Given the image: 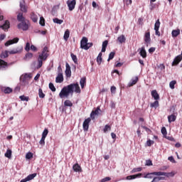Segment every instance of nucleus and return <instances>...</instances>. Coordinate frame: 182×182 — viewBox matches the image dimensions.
<instances>
[{
  "instance_id": "obj_61",
  "label": "nucleus",
  "mask_w": 182,
  "mask_h": 182,
  "mask_svg": "<svg viewBox=\"0 0 182 182\" xmlns=\"http://www.w3.org/2000/svg\"><path fill=\"white\" fill-rule=\"evenodd\" d=\"M168 160H169V161H171V163H176V160H174V157L173 156H169L168 158Z\"/></svg>"
},
{
  "instance_id": "obj_2",
  "label": "nucleus",
  "mask_w": 182,
  "mask_h": 182,
  "mask_svg": "<svg viewBox=\"0 0 182 182\" xmlns=\"http://www.w3.org/2000/svg\"><path fill=\"white\" fill-rule=\"evenodd\" d=\"M48 53L49 50L48 49V47L45 46L42 50V53L38 55L37 69H41V68H42L43 61L46 60L49 56Z\"/></svg>"
},
{
  "instance_id": "obj_43",
  "label": "nucleus",
  "mask_w": 182,
  "mask_h": 182,
  "mask_svg": "<svg viewBox=\"0 0 182 182\" xmlns=\"http://www.w3.org/2000/svg\"><path fill=\"white\" fill-rule=\"evenodd\" d=\"M26 159L27 160H31V159H33V154H32V152H28L26 155Z\"/></svg>"
},
{
  "instance_id": "obj_13",
  "label": "nucleus",
  "mask_w": 182,
  "mask_h": 182,
  "mask_svg": "<svg viewBox=\"0 0 182 182\" xmlns=\"http://www.w3.org/2000/svg\"><path fill=\"white\" fill-rule=\"evenodd\" d=\"M10 26H11V24L9 23V21L6 20L3 25L0 26V28L1 29H3V31L6 32V31H8V29H9V28H11Z\"/></svg>"
},
{
  "instance_id": "obj_41",
  "label": "nucleus",
  "mask_w": 182,
  "mask_h": 182,
  "mask_svg": "<svg viewBox=\"0 0 182 182\" xmlns=\"http://www.w3.org/2000/svg\"><path fill=\"white\" fill-rule=\"evenodd\" d=\"M70 56H71L72 60H73L74 63L77 65V57L76 56V55L71 53Z\"/></svg>"
},
{
  "instance_id": "obj_48",
  "label": "nucleus",
  "mask_w": 182,
  "mask_h": 182,
  "mask_svg": "<svg viewBox=\"0 0 182 182\" xmlns=\"http://www.w3.org/2000/svg\"><path fill=\"white\" fill-rule=\"evenodd\" d=\"M19 98L21 99V100H22L23 102H28L29 100V97H26L25 95H21L19 97Z\"/></svg>"
},
{
  "instance_id": "obj_57",
  "label": "nucleus",
  "mask_w": 182,
  "mask_h": 182,
  "mask_svg": "<svg viewBox=\"0 0 182 182\" xmlns=\"http://www.w3.org/2000/svg\"><path fill=\"white\" fill-rule=\"evenodd\" d=\"M45 137L42 136L41 139L40 140L39 143L40 144H41V146H45Z\"/></svg>"
},
{
  "instance_id": "obj_55",
  "label": "nucleus",
  "mask_w": 182,
  "mask_h": 182,
  "mask_svg": "<svg viewBox=\"0 0 182 182\" xmlns=\"http://www.w3.org/2000/svg\"><path fill=\"white\" fill-rule=\"evenodd\" d=\"M30 49L33 50V52H38V48L34 45H31Z\"/></svg>"
},
{
  "instance_id": "obj_58",
  "label": "nucleus",
  "mask_w": 182,
  "mask_h": 182,
  "mask_svg": "<svg viewBox=\"0 0 182 182\" xmlns=\"http://www.w3.org/2000/svg\"><path fill=\"white\" fill-rule=\"evenodd\" d=\"M109 44V41H107V40H105L103 43H102V48H107V45Z\"/></svg>"
},
{
  "instance_id": "obj_56",
  "label": "nucleus",
  "mask_w": 182,
  "mask_h": 182,
  "mask_svg": "<svg viewBox=\"0 0 182 182\" xmlns=\"http://www.w3.org/2000/svg\"><path fill=\"white\" fill-rule=\"evenodd\" d=\"M112 178L110 177H105L101 180L100 182L110 181Z\"/></svg>"
},
{
  "instance_id": "obj_28",
  "label": "nucleus",
  "mask_w": 182,
  "mask_h": 182,
  "mask_svg": "<svg viewBox=\"0 0 182 182\" xmlns=\"http://www.w3.org/2000/svg\"><path fill=\"white\" fill-rule=\"evenodd\" d=\"M9 51L5 50L4 52H2L0 55V58L1 59H6V58H8L9 56Z\"/></svg>"
},
{
  "instance_id": "obj_53",
  "label": "nucleus",
  "mask_w": 182,
  "mask_h": 182,
  "mask_svg": "<svg viewBox=\"0 0 182 182\" xmlns=\"http://www.w3.org/2000/svg\"><path fill=\"white\" fill-rule=\"evenodd\" d=\"M161 132L164 136H166L167 134V129L164 127L161 128Z\"/></svg>"
},
{
  "instance_id": "obj_54",
  "label": "nucleus",
  "mask_w": 182,
  "mask_h": 182,
  "mask_svg": "<svg viewBox=\"0 0 182 182\" xmlns=\"http://www.w3.org/2000/svg\"><path fill=\"white\" fill-rule=\"evenodd\" d=\"M146 144H147L148 147H150L152 144H154V141H151V139H149L146 141Z\"/></svg>"
},
{
  "instance_id": "obj_51",
  "label": "nucleus",
  "mask_w": 182,
  "mask_h": 182,
  "mask_svg": "<svg viewBox=\"0 0 182 182\" xmlns=\"http://www.w3.org/2000/svg\"><path fill=\"white\" fill-rule=\"evenodd\" d=\"M109 130H112V127H110L108 124L105 125L104 128V133H107V132H109Z\"/></svg>"
},
{
  "instance_id": "obj_1",
  "label": "nucleus",
  "mask_w": 182,
  "mask_h": 182,
  "mask_svg": "<svg viewBox=\"0 0 182 182\" xmlns=\"http://www.w3.org/2000/svg\"><path fill=\"white\" fill-rule=\"evenodd\" d=\"M80 93V87L79 86V83H73L70 84L65 87H63L59 93V96L60 99H63V97L68 98L69 95H73V92Z\"/></svg>"
},
{
  "instance_id": "obj_44",
  "label": "nucleus",
  "mask_w": 182,
  "mask_h": 182,
  "mask_svg": "<svg viewBox=\"0 0 182 182\" xmlns=\"http://www.w3.org/2000/svg\"><path fill=\"white\" fill-rule=\"evenodd\" d=\"M102 53H100L97 58V62L98 63V65H100V63H102Z\"/></svg>"
},
{
  "instance_id": "obj_36",
  "label": "nucleus",
  "mask_w": 182,
  "mask_h": 182,
  "mask_svg": "<svg viewBox=\"0 0 182 182\" xmlns=\"http://www.w3.org/2000/svg\"><path fill=\"white\" fill-rule=\"evenodd\" d=\"M38 96L41 99H43L45 97V93H43L42 88L38 89Z\"/></svg>"
},
{
  "instance_id": "obj_14",
  "label": "nucleus",
  "mask_w": 182,
  "mask_h": 182,
  "mask_svg": "<svg viewBox=\"0 0 182 182\" xmlns=\"http://www.w3.org/2000/svg\"><path fill=\"white\" fill-rule=\"evenodd\" d=\"M60 6V4H58L53 7V9L51 10V15H53V16H58V11H59Z\"/></svg>"
},
{
  "instance_id": "obj_8",
  "label": "nucleus",
  "mask_w": 182,
  "mask_h": 182,
  "mask_svg": "<svg viewBox=\"0 0 182 182\" xmlns=\"http://www.w3.org/2000/svg\"><path fill=\"white\" fill-rule=\"evenodd\" d=\"M67 5L68 6L69 11H73L76 6V0L68 1Z\"/></svg>"
},
{
  "instance_id": "obj_12",
  "label": "nucleus",
  "mask_w": 182,
  "mask_h": 182,
  "mask_svg": "<svg viewBox=\"0 0 182 182\" xmlns=\"http://www.w3.org/2000/svg\"><path fill=\"white\" fill-rule=\"evenodd\" d=\"M182 60V56L181 55H177L173 61L172 62L171 66H177V65H178V63H180V62Z\"/></svg>"
},
{
  "instance_id": "obj_23",
  "label": "nucleus",
  "mask_w": 182,
  "mask_h": 182,
  "mask_svg": "<svg viewBox=\"0 0 182 182\" xmlns=\"http://www.w3.org/2000/svg\"><path fill=\"white\" fill-rule=\"evenodd\" d=\"M117 41L120 43H126V36H124V35H121L117 38Z\"/></svg>"
},
{
  "instance_id": "obj_60",
  "label": "nucleus",
  "mask_w": 182,
  "mask_h": 182,
  "mask_svg": "<svg viewBox=\"0 0 182 182\" xmlns=\"http://www.w3.org/2000/svg\"><path fill=\"white\" fill-rule=\"evenodd\" d=\"M156 51V48H154V47H151V48H150L149 49V52L150 53H154V52H155Z\"/></svg>"
},
{
  "instance_id": "obj_7",
  "label": "nucleus",
  "mask_w": 182,
  "mask_h": 182,
  "mask_svg": "<svg viewBox=\"0 0 182 182\" xmlns=\"http://www.w3.org/2000/svg\"><path fill=\"white\" fill-rule=\"evenodd\" d=\"M18 29H22V31H28L29 29V25L24 21L18 24Z\"/></svg>"
},
{
  "instance_id": "obj_45",
  "label": "nucleus",
  "mask_w": 182,
  "mask_h": 182,
  "mask_svg": "<svg viewBox=\"0 0 182 182\" xmlns=\"http://www.w3.org/2000/svg\"><path fill=\"white\" fill-rule=\"evenodd\" d=\"M160 19H158L154 24V29H160Z\"/></svg>"
},
{
  "instance_id": "obj_6",
  "label": "nucleus",
  "mask_w": 182,
  "mask_h": 182,
  "mask_svg": "<svg viewBox=\"0 0 182 182\" xmlns=\"http://www.w3.org/2000/svg\"><path fill=\"white\" fill-rule=\"evenodd\" d=\"M90 122H92V118L88 117L83 122L82 124V129L84 132H87L89 130V124H90Z\"/></svg>"
},
{
  "instance_id": "obj_40",
  "label": "nucleus",
  "mask_w": 182,
  "mask_h": 182,
  "mask_svg": "<svg viewBox=\"0 0 182 182\" xmlns=\"http://www.w3.org/2000/svg\"><path fill=\"white\" fill-rule=\"evenodd\" d=\"M53 21L54 23H58V25H62V23H63V20H60L58 18H53Z\"/></svg>"
},
{
  "instance_id": "obj_32",
  "label": "nucleus",
  "mask_w": 182,
  "mask_h": 182,
  "mask_svg": "<svg viewBox=\"0 0 182 182\" xmlns=\"http://www.w3.org/2000/svg\"><path fill=\"white\" fill-rule=\"evenodd\" d=\"M64 106L68 107H72V106H73V103L72 102V101H70L69 100H66L64 102Z\"/></svg>"
},
{
  "instance_id": "obj_26",
  "label": "nucleus",
  "mask_w": 182,
  "mask_h": 182,
  "mask_svg": "<svg viewBox=\"0 0 182 182\" xmlns=\"http://www.w3.org/2000/svg\"><path fill=\"white\" fill-rule=\"evenodd\" d=\"M17 21L18 22H23L25 21V17H23V13H19L17 16Z\"/></svg>"
},
{
  "instance_id": "obj_47",
  "label": "nucleus",
  "mask_w": 182,
  "mask_h": 182,
  "mask_svg": "<svg viewBox=\"0 0 182 182\" xmlns=\"http://www.w3.org/2000/svg\"><path fill=\"white\" fill-rule=\"evenodd\" d=\"M49 89H50L52 92H56V87H55V85H53L52 82L49 83Z\"/></svg>"
},
{
  "instance_id": "obj_27",
  "label": "nucleus",
  "mask_w": 182,
  "mask_h": 182,
  "mask_svg": "<svg viewBox=\"0 0 182 182\" xmlns=\"http://www.w3.org/2000/svg\"><path fill=\"white\" fill-rule=\"evenodd\" d=\"M31 19L33 22H38V16L35 14V12L31 13Z\"/></svg>"
},
{
  "instance_id": "obj_4",
  "label": "nucleus",
  "mask_w": 182,
  "mask_h": 182,
  "mask_svg": "<svg viewBox=\"0 0 182 182\" xmlns=\"http://www.w3.org/2000/svg\"><path fill=\"white\" fill-rule=\"evenodd\" d=\"M88 40L87 38L83 37L80 41V48L81 49H85L87 50L93 46V43H87Z\"/></svg>"
},
{
  "instance_id": "obj_19",
  "label": "nucleus",
  "mask_w": 182,
  "mask_h": 182,
  "mask_svg": "<svg viewBox=\"0 0 182 182\" xmlns=\"http://www.w3.org/2000/svg\"><path fill=\"white\" fill-rule=\"evenodd\" d=\"M143 176V173H138L135 175H131L127 176V180H134V178H140Z\"/></svg>"
},
{
  "instance_id": "obj_52",
  "label": "nucleus",
  "mask_w": 182,
  "mask_h": 182,
  "mask_svg": "<svg viewBox=\"0 0 182 182\" xmlns=\"http://www.w3.org/2000/svg\"><path fill=\"white\" fill-rule=\"evenodd\" d=\"M48 133H49V131L48 130V129H45L42 134V137H44L46 139V136H48Z\"/></svg>"
},
{
  "instance_id": "obj_30",
  "label": "nucleus",
  "mask_w": 182,
  "mask_h": 182,
  "mask_svg": "<svg viewBox=\"0 0 182 182\" xmlns=\"http://www.w3.org/2000/svg\"><path fill=\"white\" fill-rule=\"evenodd\" d=\"M32 58H33V54L32 53H27L23 59L24 60H30Z\"/></svg>"
},
{
  "instance_id": "obj_11",
  "label": "nucleus",
  "mask_w": 182,
  "mask_h": 182,
  "mask_svg": "<svg viewBox=\"0 0 182 182\" xmlns=\"http://www.w3.org/2000/svg\"><path fill=\"white\" fill-rule=\"evenodd\" d=\"M65 75L67 77H71L72 76V70H70V65L69 63H66L65 64Z\"/></svg>"
},
{
  "instance_id": "obj_5",
  "label": "nucleus",
  "mask_w": 182,
  "mask_h": 182,
  "mask_svg": "<svg viewBox=\"0 0 182 182\" xmlns=\"http://www.w3.org/2000/svg\"><path fill=\"white\" fill-rule=\"evenodd\" d=\"M31 77H32V76H31V75H29V74L22 75L20 77V80L22 83V85L26 86V85H29V80H31Z\"/></svg>"
},
{
  "instance_id": "obj_38",
  "label": "nucleus",
  "mask_w": 182,
  "mask_h": 182,
  "mask_svg": "<svg viewBox=\"0 0 182 182\" xmlns=\"http://www.w3.org/2000/svg\"><path fill=\"white\" fill-rule=\"evenodd\" d=\"M176 83H177V81H176V80H172V81H171L170 82H169V87H171V89H175V86H176Z\"/></svg>"
},
{
  "instance_id": "obj_20",
  "label": "nucleus",
  "mask_w": 182,
  "mask_h": 182,
  "mask_svg": "<svg viewBox=\"0 0 182 182\" xmlns=\"http://www.w3.org/2000/svg\"><path fill=\"white\" fill-rule=\"evenodd\" d=\"M73 169L74 170V171H75V173H82V167L80 166V165H79V164H74L73 166Z\"/></svg>"
},
{
  "instance_id": "obj_33",
  "label": "nucleus",
  "mask_w": 182,
  "mask_h": 182,
  "mask_svg": "<svg viewBox=\"0 0 182 182\" xmlns=\"http://www.w3.org/2000/svg\"><path fill=\"white\" fill-rule=\"evenodd\" d=\"M4 156L5 157H7V159H11L12 157V151L11 149H8Z\"/></svg>"
},
{
  "instance_id": "obj_15",
  "label": "nucleus",
  "mask_w": 182,
  "mask_h": 182,
  "mask_svg": "<svg viewBox=\"0 0 182 182\" xmlns=\"http://www.w3.org/2000/svg\"><path fill=\"white\" fill-rule=\"evenodd\" d=\"M151 38H150V30H148L144 35V42L145 43H150Z\"/></svg>"
},
{
  "instance_id": "obj_18",
  "label": "nucleus",
  "mask_w": 182,
  "mask_h": 182,
  "mask_svg": "<svg viewBox=\"0 0 182 182\" xmlns=\"http://www.w3.org/2000/svg\"><path fill=\"white\" fill-rule=\"evenodd\" d=\"M56 83H62L63 82V73H58L56 78H55Z\"/></svg>"
},
{
  "instance_id": "obj_24",
  "label": "nucleus",
  "mask_w": 182,
  "mask_h": 182,
  "mask_svg": "<svg viewBox=\"0 0 182 182\" xmlns=\"http://www.w3.org/2000/svg\"><path fill=\"white\" fill-rule=\"evenodd\" d=\"M70 36V31H69V29H67L65 31V33H64V36H63L64 41H67L68 39H69Z\"/></svg>"
},
{
  "instance_id": "obj_22",
  "label": "nucleus",
  "mask_w": 182,
  "mask_h": 182,
  "mask_svg": "<svg viewBox=\"0 0 182 182\" xmlns=\"http://www.w3.org/2000/svg\"><path fill=\"white\" fill-rule=\"evenodd\" d=\"M151 95L152 97H154V100H159V99H160V95H159V93L156 90H152Z\"/></svg>"
},
{
  "instance_id": "obj_3",
  "label": "nucleus",
  "mask_w": 182,
  "mask_h": 182,
  "mask_svg": "<svg viewBox=\"0 0 182 182\" xmlns=\"http://www.w3.org/2000/svg\"><path fill=\"white\" fill-rule=\"evenodd\" d=\"M174 173L173 172H169V173H166V172H153L150 173L146 174L144 178H153V176H165V177H174Z\"/></svg>"
},
{
  "instance_id": "obj_50",
  "label": "nucleus",
  "mask_w": 182,
  "mask_h": 182,
  "mask_svg": "<svg viewBox=\"0 0 182 182\" xmlns=\"http://www.w3.org/2000/svg\"><path fill=\"white\" fill-rule=\"evenodd\" d=\"M39 23L41 25V26H45V18L41 16L40 18Z\"/></svg>"
},
{
  "instance_id": "obj_25",
  "label": "nucleus",
  "mask_w": 182,
  "mask_h": 182,
  "mask_svg": "<svg viewBox=\"0 0 182 182\" xmlns=\"http://www.w3.org/2000/svg\"><path fill=\"white\" fill-rule=\"evenodd\" d=\"M81 88L83 89L86 85V77H83L80 80Z\"/></svg>"
},
{
  "instance_id": "obj_37",
  "label": "nucleus",
  "mask_w": 182,
  "mask_h": 182,
  "mask_svg": "<svg viewBox=\"0 0 182 182\" xmlns=\"http://www.w3.org/2000/svg\"><path fill=\"white\" fill-rule=\"evenodd\" d=\"M19 52H21V50H18L17 48H14L10 51H9V53L10 55H16V53H19Z\"/></svg>"
},
{
  "instance_id": "obj_63",
  "label": "nucleus",
  "mask_w": 182,
  "mask_h": 182,
  "mask_svg": "<svg viewBox=\"0 0 182 182\" xmlns=\"http://www.w3.org/2000/svg\"><path fill=\"white\" fill-rule=\"evenodd\" d=\"M154 31H155V35H156L157 36H160L161 33L159 31V29H154Z\"/></svg>"
},
{
  "instance_id": "obj_9",
  "label": "nucleus",
  "mask_w": 182,
  "mask_h": 182,
  "mask_svg": "<svg viewBox=\"0 0 182 182\" xmlns=\"http://www.w3.org/2000/svg\"><path fill=\"white\" fill-rule=\"evenodd\" d=\"M99 112H100V107H97L95 110H92L90 114V118L92 120H95V116H99Z\"/></svg>"
},
{
  "instance_id": "obj_39",
  "label": "nucleus",
  "mask_w": 182,
  "mask_h": 182,
  "mask_svg": "<svg viewBox=\"0 0 182 182\" xmlns=\"http://www.w3.org/2000/svg\"><path fill=\"white\" fill-rule=\"evenodd\" d=\"M0 66L1 68H6V66H8V63L2 59H0Z\"/></svg>"
},
{
  "instance_id": "obj_59",
  "label": "nucleus",
  "mask_w": 182,
  "mask_h": 182,
  "mask_svg": "<svg viewBox=\"0 0 182 182\" xmlns=\"http://www.w3.org/2000/svg\"><path fill=\"white\" fill-rule=\"evenodd\" d=\"M146 166H153V162L151 161V160H146Z\"/></svg>"
},
{
  "instance_id": "obj_35",
  "label": "nucleus",
  "mask_w": 182,
  "mask_h": 182,
  "mask_svg": "<svg viewBox=\"0 0 182 182\" xmlns=\"http://www.w3.org/2000/svg\"><path fill=\"white\" fill-rule=\"evenodd\" d=\"M150 106L151 108L154 107L155 109H157V107H159V104L157 100H156V101H154V102L151 103Z\"/></svg>"
},
{
  "instance_id": "obj_64",
  "label": "nucleus",
  "mask_w": 182,
  "mask_h": 182,
  "mask_svg": "<svg viewBox=\"0 0 182 182\" xmlns=\"http://www.w3.org/2000/svg\"><path fill=\"white\" fill-rule=\"evenodd\" d=\"M132 0H126L125 4L126 5H132Z\"/></svg>"
},
{
  "instance_id": "obj_29",
  "label": "nucleus",
  "mask_w": 182,
  "mask_h": 182,
  "mask_svg": "<svg viewBox=\"0 0 182 182\" xmlns=\"http://www.w3.org/2000/svg\"><path fill=\"white\" fill-rule=\"evenodd\" d=\"M176 119H177V117L174 114H171L168 117V120L169 123H171L172 122H176Z\"/></svg>"
},
{
  "instance_id": "obj_46",
  "label": "nucleus",
  "mask_w": 182,
  "mask_h": 182,
  "mask_svg": "<svg viewBox=\"0 0 182 182\" xmlns=\"http://www.w3.org/2000/svg\"><path fill=\"white\" fill-rule=\"evenodd\" d=\"M114 55H116V53L114 52H111L109 55L107 62H109V60H112V59H113V58H114Z\"/></svg>"
},
{
  "instance_id": "obj_16",
  "label": "nucleus",
  "mask_w": 182,
  "mask_h": 182,
  "mask_svg": "<svg viewBox=\"0 0 182 182\" xmlns=\"http://www.w3.org/2000/svg\"><path fill=\"white\" fill-rule=\"evenodd\" d=\"M20 9L21 12L26 14L28 12V7L25 5V1H20Z\"/></svg>"
},
{
  "instance_id": "obj_17",
  "label": "nucleus",
  "mask_w": 182,
  "mask_h": 182,
  "mask_svg": "<svg viewBox=\"0 0 182 182\" xmlns=\"http://www.w3.org/2000/svg\"><path fill=\"white\" fill-rule=\"evenodd\" d=\"M1 92L5 93V95H9V93H12V92H14V90L9 87H1Z\"/></svg>"
},
{
  "instance_id": "obj_10",
  "label": "nucleus",
  "mask_w": 182,
  "mask_h": 182,
  "mask_svg": "<svg viewBox=\"0 0 182 182\" xmlns=\"http://www.w3.org/2000/svg\"><path fill=\"white\" fill-rule=\"evenodd\" d=\"M18 42H19V38H14L12 40L7 41L4 44V46H11V45H14V43H18Z\"/></svg>"
},
{
  "instance_id": "obj_31",
  "label": "nucleus",
  "mask_w": 182,
  "mask_h": 182,
  "mask_svg": "<svg viewBox=\"0 0 182 182\" xmlns=\"http://www.w3.org/2000/svg\"><path fill=\"white\" fill-rule=\"evenodd\" d=\"M179 34H180V29L173 30L172 31V36H173V38H177V36H178Z\"/></svg>"
},
{
  "instance_id": "obj_34",
  "label": "nucleus",
  "mask_w": 182,
  "mask_h": 182,
  "mask_svg": "<svg viewBox=\"0 0 182 182\" xmlns=\"http://www.w3.org/2000/svg\"><path fill=\"white\" fill-rule=\"evenodd\" d=\"M138 80H139V77H136L134 80H132V81L129 83V87H132V86H134V85L137 83Z\"/></svg>"
},
{
  "instance_id": "obj_62",
  "label": "nucleus",
  "mask_w": 182,
  "mask_h": 182,
  "mask_svg": "<svg viewBox=\"0 0 182 182\" xmlns=\"http://www.w3.org/2000/svg\"><path fill=\"white\" fill-rule=\"evenodd\" d=\"M5 38H6V35H5V34L0 35V41H4V39H5Z\"/></svg>"
},
{
  "instance_id": "obj_21",
  "label": "nucleus",
  "mask_w": 182,
  "mask_h": 182,
  "mask_svg": "<svg viewBox=\"0 0 182 182\" xmlns=\"http://www.w3.org/2000/svg\"><path fill=\"white\" fill-rule=\"evenodd\" d=\"M139 50L140 56H141V58H143L144 59L147 58V52H146V49L144 48V47H141V48H139Z\"/></svg>"
},
{
  "instance_id": "obj_42",
  "label": "nucleus",
  "mask_w": 182,
  "mask_h": 182,
  "mask_svg": "<svg viewBox=\"0 0 182 182\" xmlns=\"http://www.w3.org/2000/svg\"><path fill=\"white\" fill-rule=\"evenodd\" d=\"M141 170H143V168H141V167H139V168H134L132 170V171H131V173H139V172H140V171H141Z\"/></svg>"
},
{
  "instance_id": "obj_49",
  "label": "nucleus",
  "mask_w": 182,
  "mask_h": 182,
  "mask_svg": "<svg viewBox=\"0 0 182 182\" xmlns=\"http://www.w3.org/2000/svg\"><path fill=\"white\" fill-rule=\"evenodd\" d=\"M24 49H25V50H26V52H29V51L31 50V43H26Z\"/></svg>"
}]
</instances>
